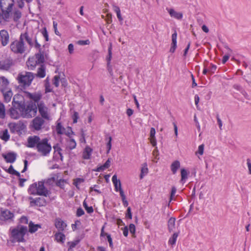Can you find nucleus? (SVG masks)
<instances>
[{"label": "nucleus", "instance_id": "1", "mask_svg": "<svg viewBox=\"0 0 251 251\" xmlns=\"http://www.w3.org/2000/svg\"><path fill=\"white\" fill-rule=\"evenodd\" d=\"M26 42L30 48L35 46L36 48H39L40 45L38 43L36 38L32 35H30L27 32L22 33L19 39L12 42L10 45L11 51L15 54H23L26 50V46L25 42Z\"/></svg>", "mask_w": 251, "mask_h": 251}, {"label": "nucleus", "instance_id": "2", "mask_svg": "<svg viewBox=\"0 0 251 251\" xmlns=\"http://www.w3.org/2000/svg\"><path fill=\"white\" fill-rule=\"evenodd\" d=\"M27 142V147L35 148L42 156L48 155L51 150V146L47 138L41 139L38 136L34 135L29 136Z\"/></svg>", "mask_w": 251, "mask_h": 251}, {"label": "nucleus", "instance_id": "3", "mask_svg": "<svg viewBox=\"0 0 251 251\" xmlns=\"http://www.w3.org/2000/svg\"><path fill=\"white\" fill-rule=\"evenodd\" d=\"M44 181H39L29 185L28 193L30 195L48 197L50 194V191L45 186Z\"/></svg>", "mask_w": 251, "mask_h": 251}, {"label": "nucleus", "instance_id": "4", "mask_svg": "<svg viewBox=\"0 0 251 251\" xmlns=\"http://www.w3.org/2000/svg\"><path fill=\"white\" fill-rule=\"evenodd\" d=\"M26 226H19L16 228H10L9 231L10 240L12 243L23 242L25 241L24 236L27 232Z\"/></svg>", "mask_w": 251, "mask_h": 251}, {"label": "nucleus", "instance_id": "5", "mask_svg": "<svg viewBox=\"0 0 251 251\" xmlns=\"http://www.w3.org/2000/svg\"><path fill=\"white\" fill-rule=\"evenodd\" d=\"M34 78V75L31 72H22L17 76V80L23 87L29 86Z\"/></svg>", "mask_w": 251, "mask_h": 251}, {"label": "nucleus", "instance_id": "6", "mask_svg": "<svg viewBox=\"0 0 251 251\" xmlns=\"http://www.w3.org/2000/svg\"><path fill=\"white\" fill-rule=\"evenodd\" d=\"M12 107L9 109V115L13 119H18L23 117L22 102L13 100Z\"/></svg>", "mask_w": 251, "mask_h": 251}, {"label": "nucleus", "instance_id": "7", "mask_svg": "<svg viewBox=\"0 0 251 251\" xmlns=\"http://www.w3.org/2000/svg\"><path fill=\"white\" fill-rule=\"evenodd\" d=\"M23 118H30L34 116L37 113V106L33 103L25 105L22 102Z\"/></svg>", "mask_w": 251, "mask_h": 251}, {"label": "nucleus", "instance_id": "8", "mask_svg": "<svg viewBox=\"0 0 251 251\" xmlns=\"http://www.w3.org/2000/svg\"><path fill=\"white\" fill-rule=\"evenodd\" d=\"M37 108L41 118L48 121L51 120L50 110L43 101H40L37 103Z\"/></svg>", "mask_w": 251, "mask_h": 251}, {"label": "nucleus", "instance_id": "9", "mask_svg": "<svg viewBox=\"0 0 251 251\" xmlns=\"http://www.w3.org/2000/svg\"><path fill=\"white\" fill-rule=\"evenodd\" d=\"M45 120L39 116L34 118L31 121L30 127L33 131H39L45 127Z\"/></svg>", "mask_w": 251, "mask_h": 251}, {"label": "nucleus", "instance_id": "10", "mask_svg": "<svg viewBox=\"0 0 251 251\" xmlns=\"http://www.w3.org/2000/svg\"><path fill=\"white\" fill-rule=\"evenodd\" d=\"M8 127L12 133H22L26 128L25 125L22 121L13 122L8 124Z\"/></svg>", "mask_w": 251, "mask_h": 251}, {"label": "nucleus", "instance_id": "11", "mask_svg": "<svg viewBox=\"0 0 251 251\" xmlns=\"http://www.w3.org/2000/svg\"><path fill=\"white\" fill-rule=\"evenodd\" d=\"M14 6V0H0V6L2 11L6 12L5 17L9 15Z\"/></svg>", "mask_w": 251, "mask_h": 251}, {"label": "nucleus", "instance_id": "12", "mask_svg": "<svg viewBox=\"0 0 251 251\" xmlns=\"http://www.w3.org/2000/svg\"><path fill=\"white\" fill-rule=\"evenodd\" d=\"M28 200L30 201V206H45L46 204V200L42 198H33L32 197H28Z\"/></svg>", "mask_w": 251, "mask_h": 251}, {"label": "nucleus", "instance_id": "13", "mask_svg": "<svg viewBox=\"0 0 251 251\" xmlns=\"http://www.w3.org/2000/svg\"><path fill=\"white\" fill-rule=\"evenodd\" d=\"M9 34L6 30H0V40L1 45L3 47L8 45L9 42Z\"/></svg>", "mask_w": 251, "mask_h": 251}, {"label": "nucleus", "instance_id": "14", "mask_svg": "<svg viewBox=\"0 0 251 251\" xmlns=\"http://www.w3.org/2000/svg\"><path fill=\"white\" fill-rule=\"evenodd\" d=\"M21 11L18 9L13 7L9 13V21L12 19L15 22H17L21 18Z\"/></svg>", "mask_w": 251, "mask_h": 251}, {"label": "nucleus", "instance_id": "15", "mask_svg": "<svg viewBox=\"0 0 251 251\" xmlns=\"http://www.w3.org/2000/svg\"><path fill=\"white\" fill-rule=\"evenodd\" d=\"M13 217V213L8 210L1 211L0 215V220L1 221L11 220Z\"/></svg>", "mask_w": 251, "mask_h": 251}, {"label": "nucleus", "instance_id": "16", "mask_svg": "<svg viewBox=\"0 0 251 251\" xmlns=\"http://www.w3.org/2000/svg\"><path fill=\"white\" fill-rule=\"evenodd\" d=\"M26 97L33 100L35 102H37L38 103L40 101V100L42 98V95L41 93L39 92H36L34 93L26 92Z\"/></svg>", "mask_w": 251, "mask_h": 251}, {"label": "nucleus", "instance_id": "17", "mask_svg": "<svg viewBox=\"0 0 251 251\" xmlns=\"http://www.w3.org/2000/svg\"><path fill=\"white\" fill-rule=\"evenodd\" d=\"M2 157L7 162L13 163L16 160L17 154L13 152H10L6 154H2Z\"/></svg>", "mask_w": 251, "mask_h": 251}, {"label": "nucleus", "instance_id": "18", "mask_svg": "<svg viewBox=\"0 0 251 251\" xmlns=\"http://www.w3.org/2000/svg\"><path fill=\"white\" fill-rule=\"evenodd\" d=\"M55 226L58 231L62 232L65 229L67 225L61 219H56L55 221Z\"/></svg>", "mask_w": 251, "mask_h": 251}, {"label": "nucleus", "instance_id": "19", "mask_svg": "<svg viewBox=\"0 0 251 251\" xmlns=\"http://www.w3.org/2000/svg\"><path fill=\"white\" fill-rule=\"evenodd\" d=\"M177 33L175 31L172 35V43L170 49V52L174 53L177 47Z\"/></svg>", "mask_w": 251, "mask_h": 251}, {"label": "nucleus", "instance_id": "20", "mask_svg": "<svg viewBox=\"0 0 251 251\" xmlns=\"http://www.w3.org/2000/svg\"><path fill=\"white\" fill-rule=\"evenodd\" d=\"M168 13L171 17L177 20H181L183 17V14L175 11L174 9H167Z\"/></svg>", "mask_w": 251, "mask_h": 251}, {"label": "nucleus", "instance_id": "21", "mask_svg": "<svg viewBox=\"0 0 251 251\" xmlns=\"http://www.w3.org/2000/svg\"><path fill=\"white\" fill-rule=\"evenodd\" d=\"M155 129L153 127H151V128L150 133V141L151 145L155 147L156 145L157 142L155 138Z\"/></svg>", "mask_w": 251, "mask_h": 251}, {"label": "nucleus", "instance_id": "22", "mask_svg": "<svg viewBox=\"0 0 251 251\" xmlns=\"http://www.w3.org/2000/svg\"><path fill=\"white\" fill-rule=\"evenodd\" d=\"M93 150L88 146H87L84 149L82 157L84 159H89L92 154Z\"/></svg>", "mask_w": 251, "mask_h": 251}, {"label": "nucleus", "instance_id": "23", "mask_svg": "<svg viewBox=\"0 0 251 251\" xmlns=\"http://www.w3.org/2000/svg\"><path fill=\"white\" fill-rule=\"evenodd\" d=\"M112 180L115 187V190L116 192H118L120 190V188H122L121 183L120 180L117 179L116 175H114L112 176Z\"/></svg>", "mask_w": 251, "mask_h": 251}, {"label": "nucleus", "instance_id": "24", "mask_svg": "<svg viewBox=\"0 0 251 251\" xmlns=\"http://www.w3.org/2000/svg\"><path fill=\"white\" fill-rule=\"evenodd\" d=\"M181 179H180V182L182 184H184L185 182L187 179L188 177V175L189 174V172L188 171L186 170L184 168H182L181 169Z\"/></svg>", "mask_w": 251, "mask_h": 251}, {"label": "nucleus", "instance_id": "25", "mask_svg": "<svg viewBox=\"0 0 251 251\" xmlns=\"http://www.w3.org/2000/svg\"><path fill=\"white\" fill-rule=\"evenodd\" d=\"M180 167V163L178 160H175L172 162L171 165V170L172 173L175 175L177 172V170Z\"/></svg>", "mask_w": 251, "mask_h": 251}, {"label": "nucleus", "instance_id": "26", "mask_svg": "<svg viewBox=\"0 0 251 251\" xmlns=\"http://www.w3.org/2000/svg\"><path fill=\"white\" fill-rule=\"evenodd\" d=\"M11 65L9 60H4L0 62V69L4 70H8Z\"/></svg>", "mask_w": 251, "mask_h": 251}, {"label": "nucleus", "instance_id": "27", "mask_svg": "<svg viewBox=\"0 0 251 251\" xmlns=\"http://www.w3.org/2000/svg\"><path fill=\"white\" fill-rule=\"evenodd\" d=\"M54 237L56 241L58 243H63L65 240V235L61 231L56 232Z\"/></svg>", "mask_w": 251, "mask_h": 251}, {"label": "nucleus", "instance_id": "28", "mask_svg": "<svg viewBox=\"0 0 251 251\" xmlns=\"http://www.w3.org/2000/svg\"><path fill=\"white\" fill-rule=\"evenodd\" d=\"M9 84L7 79L4 76H0V89L3 91Z\"/></svg>", "mask_w": 251, "mask_h": 251}, {"label": "nucleus", "instance_id": "29", "mask_svg": "<svg viewBox=\"0 0 251 251\" xmlns=\"http://www.w3.org/2000/svg\"><path fill=\"white\" fill-rule=\"evenodd\" d=\"M2 91L3 92L4 101L6 102H9L13 96V93L11 90H8L7 91H5V90H3V91Z\"/></svg>", "mask_w": 251, "mask_h": 251}, {"label": "nucleus", "instance_id": "30", "mask_svg": "<svg viewBox=\"0 0 251 251\" xmlns=\"http://www.w3.org/2000/svg\"><path fill=\"white\" fill-rule=\"evenodd\" d=\"M28 67L31 70H33L37 64L36 60L34 58L33 56L29 57L26 62Z\"/></svg>", "mask_w": 251, "mask_h": 251}, {"label": "nucleus", "instance_id": "31", "mask_svg": "<svg viewBox=\"0 0 251 251\" xmlns=\"http://www.w3.org/2000/svg\"><path fill=\"white\" fill-rule=\"evenodd\" d=\"M29 232L30 233H34L36 232L38 228H41V225L39 224H34L32 222H30L29 223Z\"/></svg>", "mask_w": 251, "mask_h": 251}, {"label": "nucleus", "instance_id": "32", "mask_svg": "<svg viewBox=\"0 0 251 251\" xmlns=\"http://www.w3.org/2000/svg\"><path fill=\"white\" fill-rule=\"evenodd\" d=\"M76 143L75 140L73 138H69L67 140V148L72 150L75 148Z\"/></svg>", "mask_w": 251, "mask_h": 251}, {"label": "nucleus", "instance_id": "33", "mask_svg": "<svg viewBox=\"0 0 251 251\" xmlns=\"http://www.w3.org/2000/svg\"><path fill=\"white\" fill-rule=\"evenodd\" d=\"M175 221L174 218H171L168 222V228L170 232L174 231L175 230Z\"/></svg>", "mask_w": 251, "mask_h": 251}, {"label": "nucleus", "instance_id": "34", "mask_svg": "<svg viewBox=\"0 0 251 251\" xmlns=\"http://www.w3.org/2000/svg\"><path fill=\"white\" fill-rule=\"evenodd\" d=\"M36 75L40 78H43L46 75L45 67L44 65H41L37 70Z\"/></svg>", "mask_w": 251, "mask_h": 251}, {"label": "nucleus", "instance_id": "35", "mask_svg": "<svg viewBox=\"0 0 251 251\" xmlns=\"http://www.w3.org/2000/svg\"><path fill=\"white\" fill-rule=\"evenodd\" d=\"M148 173V165L146 163L142 164V166L141 169V174L140 175V179H142Z\"/></svg>", "mask_w": 251, "mask_h": 251}, {"label": "nucleus", "instance_id": "36", "mask_svg": "<svg viewBox=\"0 0 251 251\" xmlns=\"http://www.w3.org/2000/svg\"><path fill=\"white\" fill-rule=\"evenodd\" d=\"M10 138L7 129H4L0 132V138L5 141H7Z\"/></svg>", "mask_w": 251, "mask_h": 251}, {"label": "nucleus", "instance_id": "37", "mask_svg": "<svg viewBox=\"0 0 251 251\" xmlns=\"http://www.w3.org/2000/svg\"><path fill=\"white\" fill-rule=\"evenodd\" d=\"M233 88L239 91L246 99H248V95L246 91L242 87V86L238 84H234Z\"/></svg>", "mask_w": 251, "mask_h": 251}, {"label": "nucleus", "instance_id": "38", "mask_svg": "<svg viewBox=\"0 0 251 251\" xmlns=\"http://www.w3.org/2000/svg\"><path fill=\"white\" fill-rule=\"evenodd\" d=\"M33 57L35 59V60H36L38 65H43L42 64L44 63V57L42 54L40 53H37L35 54L34 56H33Z\"/></svg>", "mask_w": 251, "mask_h": 251}, {"label": "nucleus", "instance_id": "39", "mask_svg": "<svg viewBox=\"0 0 251 251\" xmlns=\"http://www.w3.org/2000/svg\"><path fill=\"white\" fill-rule=\"evenodd\" d=\"M110 166V160L109 159H108L105 163L102 165L100 166V167H98L97 169L96 170L97 172H101L104 171V170L108 168Z\"/></svg>", "mask_w": 251, "mask_h": 251}, {"label": "nucleus", "instance_id": "40", "mask_svg": "<svg viewBox=\"0 0 251 251\" xmlns=\"http://www.w3.org/2000/svg\"><path fill=\"white\" fill-rule=\"evenodd\" d=\"M5 15L6 12L4 11H0V24H2L4 22H9V15L8 14V17H5Z\"/></svg>", "mask_w": 251, "mask_h": 251}, {"label": "nucleus", "instance_id": "41", "mask_svg": "<svg viewBox=\"0 0 251 251\" xmlns=\"http://www.w3.org/2000/svg\"><path fill=\"white\" fill-rule=\"evenodd\" d=\"M178 233H176V232L174 233L173 234L172 236L171 237H170V238L169 240V241H168L169 244H170L172 246H174V245H175L176 243V239L178 237Z\"/></svg>", "mask_w": 251, "mask_h": 251}, {"label": "nucleus", "instance_id": "42", "mask_svg": "<svg viewBox=\"0 0 251 251\" xmlns=\"http://www.w3.org/2000/svg\"><path fill=\"white\" fill-rule=\"evenodd\" d=\"M112 50V48H111V46H110L108 48L109 57H108V58H107V68H108V70L110 73H111L112 72V69H111V66L110 65V61L111 60V58L112 57V50Z\"/></svg>", "mask_w": 251, "mask_h": 251}, {"label": "nucleus", "instance_id": "43", "mask_svg": "<svg viewBox=\"0 0 251 251\" xmlns=\"http://www.w3.org/2000/svg\"><path fill=\"white\" fill-rule=\"evenodd\" d=\"M5 117V109L4 104L0 102V118L4 119Z\"/></svg>", "mask_w": 251, "mask_h": 251}, {"label": "nucleus", "instance_id": "44", "mask_svg": "<svg viewBox=\"0 0 251 251\" xmlns=\"http://www.w3.org/2000/svg\"><path fill=\"white\" fill-rule=\"evenodd\" d=\"M63 134L68 136L69 138H71L72 135L74 134V132L71 127H68L66 129H65Z\"/></svg>", "mask_w": 251, "mask_h": 251}, {"label": "nucleus", "instance_id": "45", "mask_svg": "<svg viewBox=\"0 0 251 251\" xmlns=\"http://www.w3.org/2000/svg\"><path fill=\"white\" fill-rule=\"evenodd\" d=\"M152 155L154 157L152 161L155 163L157 162V160L159 159L158 155L159 152L157 148H156L152 151Z\"/></svg>", "mask_w": 251, "mask_h": 251}, {"label": "nucleus", "instance_id": "46", "mask_svg": "<svg viewBox=\"0 0 251 251\" xmlns=\"http://www.w3.org/2000/svg\"><path fill=\"white\" fill-rule=\"evenodd\" d=\"M8 172L10 174H12V175H14L15 176H20V174L17 172V171H16L13 167V166L12 165H11L8 170Z\"/></svg>", "mask_w": 251, "mask_h": 251}, {"label": "nucleus", "instance_id": "47", "mask_svg": "<svg viewBox=\"0 0 251 251\" xmlns=\"http://www.w3.org/2000/svg\"><path fill=\"white\" fill-rule=\"evenodd\" d=\"M65 129L60 123H58L56 126V132L59 134H63Z\"/></svg>", "mask_w": 251, "mask_h": 251}, {"label": "nucleus", "instance_id": "48", "mask_svg": "<svg viewBox=\"0 0 251 251\" xmlns=\"http://www.w3.org/2000/svg\"><path fill=\"white\" fill-rule=\"evenodd\" d=\"M128 230H129L131 234H132L133 237H135V226L133 224H130L129 225Z\"/></svg>", "mask_w": 251, "mask_h": 251}, {"label": "nucleus", "instance_id": "49", "mask_svg": "<svg viewBox=\"0 0 251 251\" xmlns=\"http://www.w3.org/2000/svg\"><path fill=\"white\" fill-rule=\"evenodd\" d=\"M79 242V240H75L72 242H69L68 244L69 246V248L71 249L75 248L78 244Z\"/></svg>", "mask_w": 251, "mask_h": 251}, {"label": "nucleus", "instance_id": "50", "mask_svg": "<svg viewBox=\"0 0 251 251\" xmlns=\"http://www.w3.org/2000/svg\"><path fill=\"white\" fill-rule=\"evenodd\" d=\"M84 181V179L82 178H77L74 180V184L77 187L81 183Z\"/></svg>", "mask_w": 251, "mask_h": 251}, {"label": "nucleus", "instance_id": "51", "mask_svg": "<svg viewBox=\"0 0 251 251\" xmlns=\"http://www.w3.org/2000/svg\"><path fill=\"white\" fill-rule=\"evenodd\" d=\"M83 206L85 207L86 210L88 213H91L93 212V208L92 206H88L86 202L84 201L83 202Z\"/></svg>", "mask_w": 251, "mask_h": 251}, {"label": "nucleus", "instance_id": "52", "mask_svg": "<svg viewBox=\"0 0 251 251\" xmlns=\"http://www.w3.org/2000/svg\"><path fill=\"white\" fill-rule=\"evenodd\" d=\"M59 76L58 75H55L53 80V84L57 87L59 86Z\"/></svg>", "mask_w": 251, "mask_h": 251}, {"label": "nucleus", "instance_id": "53", "mask_svg": "<svg viewBox=\"0 0 251 251\" xmlns=\"http://www.w3.org/2000/svg\"><path fill=\"white\" fill-rule=\"evenodd\" d=\"M90 41L89 40H79L77 42L78 44L79 45H86L90 44Z\"/></svg>", "mask_w": 251, "mask_h": 251}, {"label": "nucleus", "instance_id": "54", "mask_svg": "<svg viewBox=\"0 0 251 251\" xmlns=\"http://www.w3.org/2000/svg\"><path fill=\"white\" fill-rule=\"evenodd\" d=\"M54 149L55 150V151L58 152V153L59 154L61 160H63V156L61 153L62 150L60 148H58L57 147H54Z\"/></svg>", "mask_w": 251, "mask_h": 251}, {"label": "nucleus", "instance_id": "55", "mask_svg": "<svg viewBox=\"0 0 251 251\" xmlns=\"http://www.w3.org/2000/svg\"><path fill=\"white\" fill-rule=\"evenodd\" d=\"M217 67L215 65L211 64L210 68L208 69V72L211 74H212L214 73L215 70H216Z\"/></svg>", "mask_w": 251, "mask_h": 251}, {"label": "nucleus", "instance_id": "56", "mask_svg": "<svg viewBox=\"0 0 251 251\" xmlns=\"http://www.w3.org/2000/svg\"><path fill=\"white\" fill-rule=\"evenodd\" d=\"M126 216V218H128L130 219H132V213L131 212V208L130 207H128L127 208Z\"/></svg>", "mask_w": 251, "mask_h": 251}, {"label": "nucleus", "instance_id": "57", "mask_svg": "<svg viewBox=\"0 0 251 251\" xmlns=\"http://www.w3.org/2000/svg\"><path fill=\"white\" fill-rule=\"evenodd\" d=\"M203 151H204V145H201L199 146L198 150V153L200 155H202L203 153Z\"/></svg>", "mask_w": 251, "mask_h": 251}, {"label": "nucleus", "instance_id": "58", "mask_svg": "<svg viewBox=\"0 0 251 251\" xmlns=\"http://www.w3.org/2000/svg\"><path fill=\"white\" fill-rule=\"evenodd\" d=\"M68 49L69 53L70 54H73L74 53V47L73 44H70L68 45Z\"/></svg>", "mask_w": 251, "mask_h": 251}, {"label": "nucleus", "instance_id": "59", "mask_svg": "<svg viewBox=\"0 0 251 251\" xmlns=\"http://www.w3.org/2000/svg\"><path fill=\"white\" fill-rule=\"evenodd\" d=\"M123 230V234L125 237H127L128 233V228L127 226H125L121 229Z\"/></svg>", "mask_w": 251, "mask_h": 251}, {"label": "nucleus", "instance_id": "60", "mask_svg": "<svg viewBox=\"0 0 251 251\" xmlns=\"http://www.w3.org/2000/svg\"><path fill=\"white\" fill-rule=\"evenodd\" d=\"M176 188L175 187H173L171 191V194L170 196V201H172L174 197L175 196L176 193Z\"/></svg>", "mask_w": 251, "mask_h": 251}, {"label": "nucleus", "instance_id": "61", "mask_svg": "<svg viewBox=\"0 0 251 251\" xmlns=\"http://www.w3.org/2000/svg\"><path fill=\"white\" fill-rule=\"evenodd\" d=\"M84 214V212L82 208H79L77 209V211H76V215L78 217H80V216L83 215Z\"/></svg>", "mask_w": 251, "mask_h": 251}, {"label": "nucleus", "instance_id": "62", "mask_svg": "<svg viewBox=\"0 0 251 251\" xmlns=\"http://www.w3.org/2000/svg\"><path fill=\"white\" fill-rule=\"evenodd\" d=\"M78 118V114L77 112H74L73 115V123H77V119Z\"/></svg>", "mask_w": 251, "mask_h": 251}, {"label": "nucleus", "instance_id": "63", "mask_svg": "<svg viewBox=\"0 0 251 251\" xmlns=\"http://www.w3.org/2000/svg\"><path fill=\"white\" fill-rule=\"evenodd\" d=\"M247 164L249 169V174L251 175V162L250 159H247Z\"/></svg>", "mask_w": 251, "mask_h": 251}, {"label": "nucleus", "instance_id": "64", "mask_svg": "<svg viewBox=\"0 0 251 251\" xmlns=\"http://www.w3.org/2000/svg\"><path fill=\"white\" fill-rule=\"evenodd\" d=\"M20 222L22 224H26L28 223V219L26 217L23 216L20 219Z\"/></svg>", "mask_w": 251, "mask_h": 251}]
</instances>
